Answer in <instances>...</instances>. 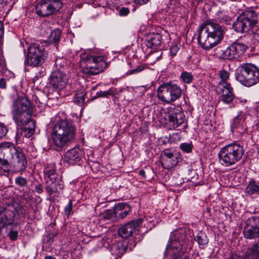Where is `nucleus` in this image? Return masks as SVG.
<instances>
[{
	"instance_id": "1",
	"label": "nucleus",
	"mask_w": 259,
	"mask_h": 259,
	"mask_svg": "<svg viewBox=\"0 0 259 259\" xmlns=\"http://www.w3.org/2000/svg\"><path fill=\"white\" fill-rule=\"evenodd\" d=\"M32 107L30 100L23 97L15 101L12 106V118L17 127L16 135L17 139L24 132V136L30 137L34 132L35 123L30 119Z\"/></svg>"
},
{
	"instance_id": "2",
	"label": "nucleus",
	"mask_w": 259,
	"mask_h": 259,
	"mask_svg": "<svg viewBox=\"0 0 259 259\" xmlns=\"http://www.w3.org/2000/svg\"><path fill=\"white\" fill-rule=\"evenodd\" d=\"M198 32V41L206 50L215 47L224 38V28L212 20L205 21L199 27Z\"/></svg>"
},
{
	"instance_id": "3",
	"label": "nucleus",
	"mask_w": 259,
	"mask_h": 259,
	"mask_svg": "<svg viewBox=\"0 0 259 259\" xmlns=\"http://www.w3.org/2000/svg\"><path fill=\"white\" fill-rule=\"evenodd\" d=\"M77 128L70 120L62 119L54 125L52 139L55 146L63 148L71 143L76 138Z\"/></svg>"
},
{
	"instance_id": "4",
	"label": "nucleus",
	"mask_w": 259,
	"mask_h": 259,
	"mask_svg": "<svg viewBox=\"0 0 259 259\" xmlns=\"http://www.w3.org/2000/svg\"><path fill=\"white\" fill-rule=\"evenodd\" d=\"M244 153V148L240 144L237 143L229 144L223 147L219 151V162L224 166H231L240 160Z\"/></svg>"
},
{
	"instance_id": "5",
	"label": "nucleus",
	"mask_w": 259,
	"mask_h": 259,
	"mask_svg": "<svg viewBox=\"0 0 259 259\" xmlns=\"http://www.w3.org/2000/svg\"><path fill=\"white\" fill-rule=\"evenodd\" d=\"M235 78L247 87L255 85L259 82V68L252 63H242L236 70Z\"/></svg>"
},
{
	"instance_id": "6",
	"label": "nucleus",
	"mask_w": 259,
	"mask_h": 259,
	"mask_svg": "<svg viewBox=\"0 0 259 259\" xmlns=\"http://www.w3.org/2000/svg\"><path fill=\"white\" fill-rule=\"evenodd\" d=\"M177 235V239L171 240L168 242L166 248L167 253H175L182 249L184 247H189L192 246L194 239V233L190 229H181L176 232L175 235Z\"/></svg>"
},
{
	"instance_id": "7",
	"label": "nucleus",
	"mask_w": 259,
	"mask_h": 259,
	"mask_svg": "<svg viewBox=\"0 0 259 259\" xmlns=\"http://www.w3.org/2000/svg\"><path fill=\"white\" fill-rule=\"evenodd\" d=\"M106 63L103 56H87L80 62V67L83 73L95 75L103 71Z\"/></svg>"
},
{
	"instance_id": "8",
	"label": "nucleus",
	"mask_w": 259,
	"mask_h": 259,
	"mask_svg": "<svg viewBox=\"0 0 259 259\" xmlns=\"http://www.w3.org/2000/svg\"><path fill=\"white\" fill-rule=\"evenodd\" d=\"M182 90L175 83H163L157 89V97L161 102L171 103L179 99L182 96Z\"/></svg>"
},
{
	"instance_id": "9",
	"label": "nucleus",
	"mask_w": 259,
	"mask_h": 259,
	"mask_svg": "<svg viewBox=\"0 0 259 259\" xmlns=\"http://www.w3.org/2000/svg\"><path fill=\"white\" fill-rule=\"evenodd\" d=\"M47 55L44 45L34 42L28 49L27 57L25 62L33 67L40 66L45 63Z\"/></svg>"
},
{
	"instance_id": "10",
	"label": "nucleus",
	"mask_w": 259,
	"mask_h": 259,
	"mask_svg": "<svg viewBox=\"0 0 259 259\" xmlns=\"http://www.w3.org/2000/svg\"><path fill=\"white\" fill-rule=\"evenodd\" d=\"M168 120L166 123L169 130H180L182 127L185 129L187 127L185 115L181 108L179 107L169 106L166 108Z\"/></svg>"
},
{
	"instance_id": "11",
	"label": "nucleus",
	"mask_w": 259,
	"mask_h": 259,
	"mask_svg": "<svg viewBox=\"0 0 259 259\" xmlns=\"http://www.w3.org/2000/svg\"><path fill=\"white\" fill-rule=\"evenodd\" d=\"M9 145H10V156L8 157L10 167L12 166L15 172L24 170L27 165L24 154L13 143H11Z\"/></svg>"
},
{
	"instance_id": "12",
	"label": "nucleus",
	"mask_w": 259,
	"mask_h": 259,
	"mask_svg": "<svg viewBox=\"0 0 259 259\" xmlns=\"http://www.w3.org/2000/svg\"><path fill=\"white\" fill-rule=\"evenodd\" d=\"M244 237L247 239L259 238V217L253 216L247 219L243 228Z\"/></svg>"
},
{
	"instance_id": "13",
	"label": "nucleus",
	"mask_w": 259,
	"mask_h": 259,
	"mask_svg": "<svg viewBox=\"0 0 259 259\" xmlns=\"http://www.w3.org/2000/svg\"><path fill=\"white\" fill-rule=\"evenodd\" d=\"M36 13L41 17H47L59 11V4H53L50 0H39L35 6Z\"/></svg>"
},
{
	"instance_id": "14",
	"label": "nucleus",
	"mask_w": 259,
	"mask_h": 259,
	"mask_svg": "<svg viewBox=\"0 0 259 259\" xmlns=\"http://www.w3.org/2000/svg\"><path fill=\"white\" fill-rule=\"evenodd\" d=\"M143 219L138 218L125 224L121 226L118 231V233L123 238H126L136 234L141 227Z\"/></svg>"
},
{
	"instance_id": "15",
	"label": "nucleus",
	"mask_w": 259,
	"mask_h": 259,
	"mask_svg": "<svg viewBox=\"0 0 259 259\" xmlns=\"http://www.w3.org/2000/svg\"><path fill=\"white\" fill-rule=\"evenodd\" d=\"M247 114L240 111L234 117L231 123V129L233 133H237L238 136L244 134L247 128L246 123Z\"/></svg>"
},
{
	"instance_id": "16",
	"label": "nucleus",
	"mask_w": 259,
	"mask_h": 259,
	"mask_svg": "<svg viewBox=\"0 0 259 259\" xmlns=\"http://www.w3.org/2000/svg\"><path fill=\"white\" fill-rule=\"evenodd\" d=\"M17 210L13 205H8L0 211V232L5 226L13 223Z\"/></svg>"
},
{
	"instance_id": "17",
	"label": "nucleus",
	"mask_w": 259,
	"mask_h": 259,
	"mask_svg": "<svg viewBox=\"0 0 259 259\" xmlns=\"http://www.w3.org/2000/svg\"><path fill=\"white\" fill-rule=\"evenodd\" d=\"M216 91L218 94H221V100L224 103L229 104L231 103L235 98V95L233 87L231 83H225L222 85H217Z\"/></svg>"
},
{
	"instance_id": "18",
	"label": "nucleus",
	"mask_w": 259,
	"mask_h": 259,
	"mask_svg": "<svg viewBox=\"0 0 259 259\" xmlns=\"http://www.w3.org/2000/svg\"><path fill=\"white\" fill-rule=\"evenodd\" d=\"M67 80V76L63 71H53L50 76V84L56 90L65 88Z\"/></svg>"
},
{
	"instance_id": "19",
	"label": "nucleus",
	"mask_w": 259,
	"mask_h": 259,
	"mask_svg": "<svg viewBox=\"0 0 259 259\" xmlns=\"http://www.w3.org/2000/svg\"><path fill=\"white\" fill-rule=\"evenodd\" d=\"M131 209L129 205L126 203H119L115 206L114 210H107L105 217L109 219L115 217L117 219H123L128 214Z\"/></svg>"
},
{
	"instance_id": "20",
	"label": "nucleus",
	"mask_w": 259,
	"mask_h": 259,
	"mask_svg": "<svg viewBox=\"0 0 259 259\" xmlns=\"http://www.w3.org/2000/svg\"><path fill=\"white\" fill-rule=\"evenodd\" d=\"M63 189V183L60 179L54 180H46L45 190L49 195L50 197H58Z\"/></svg>"
},
{
	"instance_id": "21",
	"label": "nucleus",
	"mask_w": 259,
	"mask_h": 259,
	"mask_svg": "<svg viewBox=\"0 0 259 259\" xmlns=\"http://www.w3.org/2000/svg\"><path fill=\"white\" fill-rule=\"evenodd\" d=\"M11 142H2L0 144V168L5 172H9L10 170V164L8 160L5 158V156L8 159L10 156Z\"/></svg>"
},
{
	"instance_id": "22",
	"label": "nucleus",
	"mask_w": 259,
	"mask_h": 259,
	"mask_svg": "<svg viewBox=\"0 0 259 259\" xmlns=\"http://www.w3.org/2000/svg\"><path fill=\"white\" fill-rule=\"evenodd\" d=\"M259 15V8L254 7L248 8L240 15L244 20L248 21L253 29L255 27V25L257 23Z\"/></svg>"
},
{
	"instance_id": "23",
	"label": "nucleus",
	"mask_w": 259,
	"mask_h": 259,
	"mask_svg": "<svg viewBox=\"0 0 259 259\" xmlns=\"http://www.w3.org/2000/svg\"><path fill=\"white\" fill-rule=\"evenodd\" d=\"M82 157V151L78 148L75 147L68 151L65 154V161L69 164H78Z\"/></svg>"
},
{
	"instance_id": "24",
	"label": "nucleus",
	"mask_w": 259,
	"mask_h": 259,
	"mask_svg": "<svg viewBox=\"0 0 259 259\" xmlns=\"http://www.w3.org/2000/svg\"><path fill=\"white\" fill-rule=\"evenodd\" d=\"M233 27L235 31L239 33L247 32L251 27L250 23L244 20L241 16H239L234 22Z\"/></svg>"
},
{
	"instance_id": "25",
	"label": "nucleus",
	"mask_w": 259,
	"mask_h": 259,
	"mask_svg": "<svg viewBox=\"0 0 259 259\" xmlns=\"http://www.w3.org/2000/svg\"><path fill=\"white\" fill-rule=\"evenodd\" d=\"M243 259H259V240L248 248Z\"/></svg>"
},
{
	"instance_id": "26",
	"label": "nucleus",
	"mask_w": 259,
	"mask_h": 259,
	"mask_svg": "<svg viewBox=\"0 0 259 259\" xmlns=\"http://www.w3.org/2000/svg\"><path fill=\"white\" fill-rule=\"evenodd\" d=\"M161 39V36L159 34H152L148 37L146 45L148 47L156 49L160 45Z\"/></svg>"
},
{
	"instance_id": "27",
	"label": "nucleus",
	"mask_w": 259,
	"mask_h": 259,
	"mask_svg": "<svg viewBox=\"0 0 259 259\" xmlns=\"http://www.w3.org/2000/svg\"><path fill=\"white\" fill-rule=\"evenodd\" d=\"M245 193L249 195L259 193V181L251 179L245 188Z\"/></svg>"
},
{
	"instance_id": "28",
	"label": "nucleus",
	"mask_w": 259,
	"mask_h": 259,
	"mask_svg": "<svg viewBox=\"0 0 259 259\" xmlns=\"http://www.w3.org/2000/svg\"><path fill=\"white\" fill-rule=\"evenodd\" d=\"M220 57L222 59L228 60H233L238 58L232 45L228 47L225 50L222 51Z\"/></svg>"
},
{
	"instance_id": "29",
	"label": "nucleus",
	"mask_w": 259,
	"mask_h": 259,
	"mask_svg": "<svg viewBox=\"0 0 259 259\" xmlns=\"http://www.w3.org/2000/svg\"><path fill=\"white\" fill-rule=\"evenodd\" d=\"M220 57L222 59L228 60H233L238 58L232 45L228 47L225 50L222 51Z\"/></svg>"
},
{
	"instance_id": "30",
	"label": "nucleus",
	"mask_w": 259,
	"mask_h": 259,
	"mask_svg": "<svg viewBox=\"0 0 259 259\" xmlns=\"http://www.w3.org/2000/svg\"><path fill=\"white\" fill-rule=\"evenodd\" d=\"M180 158L179 157H173L172 158L169 159H162L161 161V164L164 169H170L175 166H176L179 161Z\"/></svg>"
},
{
	"instance_id": "31",
	"label": "nucleus",
	"mask_w": 259,
	"mask_h": 259,
	"mask_svg": "<svg viewBox=\"0 0 259 259\" xmlns=\"http://www.w3.org/2000/svg\"><path fill=\"white\" fill-rule=\"evenodd\" d=\"M113 249L117 255H122L127 249V241L123 240V242L117 243L113 246Z\"/></svg>"
},
{
	"instance_id": "32",
	"label": "nucleus",
	"mask_w": 259,
	"mask_h": 259,
	"mask_svg": "<svg viewBox=\"0 0 259 259\" xmlns=\"http://www.w3.org/2000/svg\"><path fill=\"white\" fill-rule=\"evenodd\" d=\"M231 45L234 48V52L238 58L243 55L247 49V46L243 43L234 42Z\"/></svg>"
},
{
	"instance_id": "33",
	"label": "nucleus",
	"mask_w": 259,
	"mask_h": 259,
	"mask_svg": "<svg viewBox=\"0 0 259 259\" xmlns=\"http://www.w3.org/2000/svg\"><path fill=\"white\" fill-rule=\"evenodd\" d=\"M55 66L56 69L54 71H63L67 68V62L66 60L63 58H57L55 60Z\"/></svg>"
},
{
	"instance_id": "34",
	"label": "nucleus",
	"mask_w": 259,
	"mask_h": 259,
	"mask_svg": "<svg viewBox=\"0 0 259 259\" xmlns=\"http://www.w3.org/2000/svg\"><path fill=\"white\" fill-rule=\"evenodd\" d=\"M61 34V31L60 30L57 29L53 30L49 37L50 43L54 45L58 44L60 40Z\"/></svg>"
},
{
	"instance_id": "35",
	"label": "nucleus",
	"mask_w": 259,
	"mask_h": 259,
	"mask_svg": "<svg viewBox=\"0 0 259 259\" xmlns=\"http://www.w3.org/2000/svg\"><path fill=\"white\" fill-rule=\"evenodd\" d=\"M219 75L221 80L218 83L217 85H220L222 84L223 85L225 83H230L227 81L230 76V73L228 70L224 69H221L219 71Z\"/></svg>"
},
{
	"instance_id": "36",
	"label": "nucleus",
	"mask_w": 259,
	"mask_h": 259,
	"mask_svg": "<svg viewBox=\"0 0 259 259\" xmlns=\"http://www.w3.org/2000/svg\"><path fill=\"white\" fill-rule=\"evenodd\" d=\"M45 177L46 180H54L60 179L59 176L55 173L54 169L45 168L44 170Z\"/></svg>"
},
{
	"instance_id": "37",
	"label": "nucleus",
	"mask_w": 259,
	"mask_h": 259,
	"mask_svg": "<svg viewBox=\"0 0 259 259\" xmlns=\"http://www.w3.org/2000/svg\"><path fill=\"white\" fill-rule=\"evenodd\" d=\"M194 239L199 245H205L208 242L206 235L203 232H199Z\"/></svg>"
},
{
	"instance_id": "38",
	"label": "nucleus",
	"mask_w": 259,
	"mask_h": 259,
	"mask_svg": "<svg viewBox=\"0 0 259 259\" xmlns=\"http://www.w3.org/2000/svg\"><path fill=\"white\" fill-rule=\"evenodd\" d=\"M85 93L84 92H78L76 93L74 97V102L77 105L80 106L82 105L85 100Z\"/></svg>"
},
{
	"instance_id": "39",
	"label": "nucleus",
	"mask_w": 259,
	"mask_h": 259,
	"mask_svg": "<svg viewBox=\"0 0 259 259\" xmlns=\"http://www.w3.org/2000/svg\"><path fill=\"white\" fill-rule=\"evenodd\" d=\"M182 80L186 83H190L192 82L193 76L191 73L184 71L181 75Z\"/></svg>"
},
{
	"instance_id": "40",
	"label": "nucleus",
	"mask_w": 259,
	"mask_h": 259,
	"mask_svg": "<svg viewBox=\"0 0 259 259\" xmlns=\"http://www.w3.org/2000/svg\"><path fill=\"white\" fill-rule=\"evenodd\" d=\"M32 100L39 107H42L46 104V98H42L40 96H33Z\"/></svg>"
},
{
	"instance_id": "41",
	"label": "nucleus",
	"mask_w": 259,
	"mask_h": 259,
	"mask_svg": "<svg viewBox=\"0 0 259 259\" xmlns=\"http://www.w3.org/2000/svg\"><path fill=\"white\" fill-rule=\"evenodd\" d=\"M193 146L191 143H183L180 145V149L186 153H191L192 151Z\"/></svg>"
},
{
	"instance_id": "42",
	"label": "nucleus",
	"mask_w": 259,
	"mask_h": 259,
	"mask_svg": "<svg viewBox=\"0 0 259 259\" xmlns=\"http://www.w3.org/2000/svg\"><path fill=\"white\" fill-rule=\"evenodd\" d=\"M145 68V66L143 65H140L138 66H137L136 68L130 70L126 73V74L127 75H132V74H138L141 72H142L143 70H144Z\"/></svg>"
},
{
	"instance_id": "43",
	"label": "nucleus",
	"mask_w": 259,
	"mask_h": 259,
	"mask_svg": "<svg viewBox=\"0 0 259 259\" xmlns=\"http://www.w3.org/2000/svg\"><path fill=\"white\" fill-rule=\"evenodd\" d=\"M15 183L17 186L23 187L27 185L28 182L26 178L18 177L15 178Z\"/></svg>"
},
{
	"instance_id": "44",
	"label": "nucleus",
	"mask_w": 259,
	"mask_h": 259,
	"mask_svg": "<svg viewBox=\"0 0 259 259\" xmlns=\"http://www.w3.org/2000/svg\"><path fill=\"white\" fill-rule=\"evenodd\" d=\"M179 49L180 46L179 45L174 42L171 43L169 48L170 54L171 57L176 56Z\"/></svg>"
},
{
	"instance_id": "45",
	"label": "nucleus",
	"mask_w": 259,
	"mask_h": 259,
	"mask_svg": "<svg viewBox=\"0 0 259 259\" xmlns=\"http://www.w3.org/2000/svg\"><path fill=\"white\" fill-rule=\"evenodd\" d=\"M113 95V91L109 89L107 91H100L96 93V97H108L109 95Z\"/></svg>"
},
{
	"instance_id": "46",
	"label": "nucleus",
	"mask_w": 259,
	"mask_h": 259,
	"mask_svg": "<svg viewBox=\"0 0 259 259\" xmlns=\"http://www.w3.org/2000/svg\"><path fill=\"white\" fill-rule=\"evenodd\" d=\"M162 154L166 157L165 158L163 157L162 159H169L172 158L173 157H178V155L174 154L169 149H164L162 152Z\"/></svg>"
},
{
	"instance_id": "47",
	"label": "nucleus",
	"mask_w": 259,
	"mask_h": 259,
	"mask_svg": "<svg viewBox=\"0 0 259 259\" xmlns=\"http://www.w3.org/2000/svg\"><path fill=\"white\" fill-rule=\"evenodd\" d=\"M8 128L7 126L2 123H0V139H2L6 136L8 133Z\"/></svg>"
},
{
	"instance_id": "48",
	"label": "nucleus",
	"mask_w": 259,
	"mask_h": 259,
	"mask_svg": "<svg viewBox=\"0 0 259 259\" xmlns=\"http://www.w3.org/2000/svg\"><path fill=\"white\" fill-rule=\"evenodd\" d=\"M72 201L70 200L64 208V212L68 217L71 214V212L72 211Z\"/></svg>"
},
{
	"instance_id": "49",
	"label": "nucleus",
	"mask_w": 259,
	"mask_h": 259,
	"mask_svg": "<svg viewBox=\"0 0 259 259\" xmlns=\"http://www.w3.org/2000/svg\"><path fill=\"white\" fill-rule=\"evenodd\" d=\"M9 236L11 240L15 241L18 237V232L17 231L11 230L9 233Z\"/></svg>"
},
{
	"instance_id": "50",
	"label": "nucleus",
	"mask_w": 259,
	"mask_h": 259,
	"mask_svg": "<svg viewBox=\"0 0 259 259\" xmlns=\"http://www.w3.org/2000/svg\"><path fill=\"white\" fill-rule=\"evenodd\" d=\"M130 13V10L128 8L123 7L119 11V14L120 16H124L127 15Z\"/></svg>"
},
{
	"instance_id": "51",
	"label": "nucleus",
	"mask_w": 259,
	"mask_h": 259,
	"mask_svg": "<svg viewBox=\"0 0 259 259\" xmlns=\"http://www.w3.org/2000/svg\"><path fill=\"white\" fill-rule=\"evenodd\" d=\"M252 31L253 37L259 43V29H256V27H254Z\"/></svg>"
},
{
	"instance_id": "52",
	"label": "nucleus",
	"mask_w": 259,
	"mask_h": 259,
	"mask_svg": "<svg viewBox=\"0 0 259 259\" xmlns=\"http://www.w3.org/2000/svg\"><path fill=\"white\" fill-rule=\"evenodd\" d=\"M5 68V62L2 56H0V71H3Z\"/></svg>"
},
{
	"instance_id": "53",
	"label": "nucleus",
	"mask_w": 259,
	"mask_h": 259,
	"mask_svg": "<svg viewBox=\"0 0 259 259\" xmlns=\"http://www.w3.org/2000/svg\"><path fill=\"white\" fill-rule=\"evenodd\" d=\"M35 190L38 194H41L43 192V188L41 184H39L35 187Z\"/></svg>"
},
{
	"instance_id": "54",
	"label": "nucleus",
	"mask_w": 259,
	"mask_h": 259,
	"mask_svg": "<svg viewBox=\"0 0 259 259\" xmlns=\"http://www.w3.org/2000/svg\"><path fill=\"white\" fill-rule=\"evenodd\" d=\"M6 80L5 78L0 79V88L4 89L6 88Z\"/></svg>"
},
{
	"instance_id": "55",
	"label": "nucleus",
	"mask_w": 259,
	"mask_h": 259,
	"mask_svg": "<svg viewBox=\"0 0 259 259\" xmlns=\"http://www.w3.org/2000/svg\"><path fill=\"white\" fill-rule=\"evenodd\" d=\"M40 78L43 77L46 74V70L44 68H41V69L36 73Z\"/></svg>"
},
{
	"instance_id": "56",
	"label": "nucleus",
	"mask_w": 259,
	"mask_h": 259,
	"mask_svg": "<svg viewBox=\"0 0 259 259\" xmlns=\"http://www.w3.org/2000/svg\"><path fill=\"white\" fill-rule=\"evenodd\" d=\"M149 1V0H134V2L136 4H139L140 5L147 4Z\"/></svg>"
},
{
	"instance_id": "57",
	"label": "nucleus",
	"mask_w": 259,
	"mask_h": 259,
	"mask_svg": "<svg viewBox=\"0 0 259 259\" xmlns=\"http://www.w3.org/2000/svg\"><path fill=\"white\" fill-rule=\"evenodd\" d=\"M4 35V24L2 21H0V38L2 39Z\"/></svg>"
},
{
	"instance_id": "58",
	"label": "nucleus",
	"mask_w": 259,
	"mask_h": 259,
	"mask_svg": "<svg viewBox=\"0 0 259 259\" xmlns=\"http://www.w3.org/2000/svg\"><path fill=\"white\" fill-rule=\"evenodd\" d=\"M53 4H59L60 5V9L62 7V3L61 2V0H50Z\"/></svg>"
},
{
	"instance_id": "59",
	"label": "nucleus",
	"mask_w": 259,
	"mask_h": 259,
	"mask_svg": "<svg viewBox=\"0 0 259 259\" xmlns=\"http://www.w3.org/2000/svg\"><path fill=\"white\" fill-rule=\"evenodd\" d=\"M139 174L144 179L146 178L145 171L143 169H140L139 171Z\"/></svg>"
},
{
	"instance_id": "60",
	"label": "nucleus",
	"mask_w": 259,
	"mask_h": 259,
	"mask_svg": "<svg viewBox=\"0 0 259 259\" xmlns=\"http://www.w3.org/2000/svg\"><path fill=\"white\" fill-rule=\"evenodd\" d=\"M39 78L40 77L36 73L35 76L33 78V82L34 83L37 82Z\"/></svg>"
},
{
	"instance_id": "61",
	"label": "nucleus",
	"mask_w": 259,
	"mask_h": 259,
	"mask_svg": "<svg viewBox=\"0 0 259 259\" xmlns=\"http://www.w3.org/2000/svg\"><path fill=\"white\" fill-rule=\"evenodd\" d=\"M45 259H56L54 256L52 255L46 256Z\"/></svg>"
},
{
	"instance_id": "62",
	"label": "nucleus",
	"mask_w": 259,
	"mask_h": 259,
	"mask_svg": "<svg viewBox=\"0 0 259 259\" xmlns=\"http://www.w3.org/2000/svg\"><path fill=\"white\" fill-rule=\"evenodd\" d=\"M229 259H238L237 255H231L229 257Z\"/></svg>"
},
{
	"instance_id": "63",
	"label": "nucleus",
	"mask_w": 259,
	"mask_h": 259,
	"mask_svg": "<svg viewBox=\"0 0 259 259\" xmlns=\"http://www.w3.org/2000/svg\"><path fill=\"white\" fill-rule=\"evenodd\" d=\"M95 89H96V88H95H95H93V90H95Z\"/></svg>"
},
{
	"instance_id": "64",
	"label": "nucleus",
	"mask_w": 259,
	"mask_h": 259,
	"mask_svg": "<svg viewBox=\"0 0 259 259\" xmlns=\"http://www.w3.org/2000/svg\"><path fill=\"white\" fill-rule=\"evenodd\" d=\"M114 259H118V258L116 257V258H115Z\"/></svg>"
}]
</instances>
